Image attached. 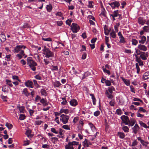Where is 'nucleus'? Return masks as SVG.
I'll return each instance as SVG.
<instances>
[{
    "instance_id": "nucleus-1",
    "label": "nucleus",
    "mask_w": 149,
    "mask_h": 149,
    "mask_svg": "<svg viewBox=\"0 0 149 149\" xmlns=\"http://www.w3.org/2000/svg\"><path fill=\"white\" fill-rule=\"evenodd\" d=\"M23 48H24V49L26 48V47L23 45H19L16 46L14 48V53H17L19 51H20L19 53L17 54L16 56L18 60L21 59L23 57L24 58H25L27 57V55L25 54L24 51L21 50Z\"/></svg>"
},
{
    "instance_id": "nucleus-2",
    "label": "nucleus",
    "mask_w": 149,
    "mask_h": 149,
    "mask_svg": "<svg viewBox=\"0 0 149 149\" xmlns=\"http://www.w3.org/2000/svg\"><path fill=\"white\" fill-rule=\"evenodd\" d=\"M27 61V65L29 66L31 69L33 71H35L36 69V66L37 65V63L31 57H28Z\"/></svg>"
},
{
    "instance_id": "nucleus-3",
    "label": "nucleus",
    "mask_w": 149,
    "mask_h": 149,
    "mask_svg": "<svg viewBox=\"0 0 149 149\" xmlns=\"http://www.w3.org/2000/svg\"><path fill=\"white\" fill-rule=\"evenodd\" d=\"M42 51L45 56L47 58L52 57L54 56L53 52L51 51L49 48H47L46 46H44Z\"/></svg>"
},
{
    "instance_id": "nucleus-4",
    "label": "nucleus",
    "mask_w": 149,
    "mask_h": 149,
    "mask_svg": "<svg viewBox=\"0 0 149 149\" xmlns=\"http://www.w3.org/2000/svg\"><path fill=\"white\" fill-rule=\"evenodd\" d=\"M70 118L69 116L62 114L60 116V120L64 124H66L68 123V120Z\"/></svg>"
},
{
    "instance_id": "nucleus-5",
    "label": "nucleus",
    "mask_w": 149,
    "mask_h": 149,
    "mask_svg": "<svg viewBox=\"0 0 149 149\" xmlns=\"http://www.w3.org/2000/svg\"><path fill=\"white\" fill-rule=\"evenodd\" d=\"M71 30L73 32L77 33L80 29V27L77 24L72 23L71 26Z\"/></svg>"
},
{
    "instance_id": "nucleus-6",
    "label": "nucleus",
    "mask_w": 149,
    "mask_h": 149,
    "mask_svg": "<svg viewBox=\"0 0 149 149\" xmlns=\"http://www.w3.org/2000/svg\"><path fill=\"white\" fill-rule=\"evenodd\" d=\"M108 4L111 7L112 9H114L116 8H118L120 6L119 2L116 1L108 3Z\"/></svg>"
},
{
    "instance_id": "nucleus-7",
    "label": "nucleus",
    "mask_w": 149,
    "mask_h": 149,
    "mask_svg": "<svg viewBox=\"0 0 149 149\" xmlns=\"http://www.w3.org/2000/svg\"><path fill=\"white\" fill-rule=\"evenodd\" d=\"M120 119L123 122L121 123V126H122V124L125 123V125H128V122H129V119L128 116L125 115H123L120 117Z\"/></svg>"
},
{
    "instance_id": "nucleus-8",
    "label": "nucleus",
    "mask_w": 149,
    "mask_h": 149,
    "mask_svg": "<svg viewBox=\"0 0 149 149\" xmlns=\"http://www.w3.org/2000/svg\"><path fill=\"white\" fill-rule=\"evenodd\" d=\"M118 35L119 36L120 39L119 42L120 43H124L125 42V38L123 36L120 32H119L118 33Z\"/></svg>"
},
{
    "instance_id": "nucleus-9",
    "label": "nucleus",
    "mask_w": 149,
    "mask_h": 149,
    "mask_svg": "<svg viewBox=\"0 0 149 149\" xmlns=\"http://www.w3.org/2000/svg\"><path fill=\"white\" fill-rule=\"evenodd\" d=\"M132 132L134 134H136L139 130V127L137 124H136L134 127H132Z\"/></svg>"
},
{
    "instance_id": "nucleus-10",
    "label": "nucleus",
    "mask_w": 149,
    "mask_h": 149,
    "mask_svg": "<svg viewBox=\"0 0 149 149\" xmlns=\"http://www.w3.org/2000/svg\"><path fill=\"white\" fill-rule=\"evenodd\" d=\"M25 85L28 87L31 88H33V82L29 80L27 81L25 83Z\"/></svg>"
},
{
    "instance_id": "nucleus-11",
    "label": "nucleus",
    "mask_w": 149,
    "mask_h": 149,
    "mask_svg": "<svg viewBox=\"0 0 149 149\" xmlns=\"http://www.w3.org/2000/svg\"><path fill=\"white\" fill-rule=\"evenodd\" d=\"M138 22L139 24L143 25L145 24L146 20L143 17H140L138 18Z\"/></svg>"
},
{
    "instance_id": "nucleus-12",
    "label": "nucleus",
    "mask_w": 149,
    "mask_h": 149,
    "mask_svg": "<svg viewBox=\"0 0 149 149\" xmlns=\"http://www.w3.org/2000/svg\"><path fill=\"white\" fill-rule=\"evenodd\" d=\"M17 108L19 109V113H24L25 107L23 106H20L19 104H18L17 105Z\"/></svg>"
},
{
    "instance_id": "nucleus-13",
    "label": "nucleus",
    "mask_w": 149,
    "mask_h": 149,
    "mask_svg": "<svg viewBox=\"0 0 149 149\" xmlns=\"http://www.w3.org/2000/svg\"><path fill=\"white\" fill-rule=\"evenodd\" d=\"M138 48L140 50L144 52L146 51L147 50L146 47L143 45L139 44L138 45Z\"/></svg>"
},
{
    "instance_id": "nucleus-14",
    "label": "nucleus",
    "mask_w": 149,
    "mask_h": 149,
    "mask_svg": "<svg viewBox=\"0 0 149 149\" xmlns=\"http://www.w3.org/2000/svg\"><path fill=\"white\" fill-rule=\"evenodd\" d=\"M70 103L71 105L73 107L76 106L78 104L77 100L74 99L71 100Z\"/></svg>"
},
{
    "instance_id": "nucleus-15",
    "label": "nucleus",
    "mask_w": 149,
    "mask_h": 149,
    "mask_svg": "<svg viewBox=\"0 0 149 149\" xmlns=\"http://www.w3.org/2000/svg\"><path fill=\"white\" fill-rule=\"evenodd\" d=\"M119 10H115L113 13L112 14H111L110 15V16H113V17H116L118 16H120V14L118 13Z\"/></svg>"
},
{
    "instance_id": "nucleus-16",
    "label": "nucleus",
    "mask_w": 149,
    "mask_h": 149,
    "mask_svg": "<svg viewBox=\"0 0 149 149\" xmlns=\"http://www.w3.org/2000/svg\"><path fill=\"white\" fill-rule=\"evenodd\" d=\"M121 78L122 79V80L124 82V83L127 86H130V80L127 79H125L124 78L122 77H121Z\"/></svg>"
},
{
    "instance_id": "nucleus-17",
    "label": "nucleus",
    "mask_w": 149,
    "mask_h": 149,
    "mask_svg": "<svg viewBox=\"0 0 149 149\" xmlns=\"http://www.w3.org/2000/svg\"><path fill=\"white\" fill-rule=\"evenodd\" d=\"M136 121L134 119H132V120H129V122H128V125L129 126L132 127L133 126Z\"/></svg>"
},
{
    "instance_id": "nucleus-18",
    "label": "nucleus",
    "mask_w": 149,
    "mask_h": 149,
    "mask_svg": "<svg viewBox=\"0 0 149 149\" xmlns=\"http://www.w3.org/2000/svg\"><path fill=\"white\" fill-rule=\"evenodd\" d=\"M22 93V94H24L25 96L27 97L29 96L30 95V93L28 92L27 89V88H25L23 90Z\"/></svg>"
},
{
    "instance_id": "nucleus-19",
    "label": "nucleus",
    "mask_w": 149,
    "mask_h": 149,
    "mask_svg": "<svg viewBox=\"0 0 149 149\" xmlns=\"http://www.w3.org/2000/svg\"><path fill=\"white\" fill-rule=\"evenodd\" d=\"M143 78L144 80H146L149 78V72H145L143 75Z\"/></svg>"
},
{
    "instance_id": "nucleus-20",
    "label": "nucleus",
    "mask_w": 149,
    "mask_h": 149,
    "mask_svg": "<svg viewBox=\"0 0 149 149\" xmlns=\"http://www.w3.org/2000/svg\"><path fill=\"white\" fill-rule=\"evenodd\" d=\"M141 40L139 41V42L141 44H143L145 42L146 38V36H142L141 37Z\"/></svg>"
},
{
    "instance_id": "nucleus-21",
    "label": "nucleus",
    "mask_w": 149,
    "mask_h": 149,
    "mask_svg": "<svg viewBox=\"0 0 149 149\" xmlns=\"http://www.w3.org/2000/svg\"><path fill=\"white\" fill-rule=\"evenodd\" d=\"M117 134L119 137L120 139H123L125 138V135L123 132H118Z\"/></svg>"
},
{
    "instance_id": "nucleus-22",
    "label": "nucleus",
    "mask_w": 149,
    "mask_h": 149,
    "mask_svg": "<svg viewBox=\"0 0 149 149\" xmlns=\"http://www.w3.org/2000/svg\"><path fill=\"white\" fill-rule=\"evenodd\" d=\"M9 87L5 85L2 88V90L4 92H8L9 91Z\"/></svg>"
},
{
    "instance_id": "nucleus-23",
    "label": "nucleus",
    "mask_w": 149,
    "mask_h": 149,
    "mask_svg": "<svg viewBox=\"0 0 149 149\" xmlns=\"http://www.w3.org/2000/svg\"><path fill=\"white\" fill-rule=\"evenodd\" d=\"M0 39L1 42H4L6 40V36L4 34L1 33L0 35Z\"/></svg>"
},
{
    "instance_id": "nucleus-24",
    "label": "nucleus",
    "mask_w": 149,
    "mask_h": 149,
    "mask_svg": "<svg viewBox=\"0 0 149 149\" xmlns=\"http://www.w3.org/2000/svg\"><path fill=\"white\" fill-rule=\"evenodd\" d=\"M145 52H141V54L140 55V57L143 60H145L147 59V58L145 57L144 54Z\"/></svg>"
},
{
    "instance_id": "nucleus-25",
    "label": "nucleus",
    "mask_w": 149,
    "mask_h": 149,
    "mask_svg": "<svg viewBox=\"0 0 149 149\" xmlns=\"http://www.w3.org/2000/svg\"><path fill=\"white\" fill-rule=\"evenodd\" d=\"M54 85L55 87L58 88L61 85V84L59 81H56L54 83Z\"/></svg>"
},
{
    "instance_id": "nucleus-26",
    "label": "nucleus",
    "mask_w": 149,
    "mask_h": 149,
    "mask_svg": "<svg viewBox=\"0 0 149 149\" xmlns=\"http://www.w3.org/2000/svg\"><path fill=\"white\" fill-rule=\"evenodd\" d=\"M122 129L125 133H127L129 132V129L127 126H124L122 127Z\"/></svg>"
},
{
    "instance_id": "nucleus-27",
    "label": "nucleus",
    "mask_w": 149,
    "mask_h": 149,
    "mask_svg": "<svg viewBox=\"0 0 149 149\" xmlns=\"http://www.w3.org/2000/svg\"><path fill=\"white\" fill-rule=\"evenodd\" d=\"M46 9L48 12H50L52 9V7L51 4L47 5L46 6Z\"/></svg>"
},
{
    "instance_id": "nucleus-28",
    "label": "nucleus",
    "mask_w": 149,
    "mask_h": 149,
    "mask_svg": "<svg viewBox=\"0 0 149 149\" xmlns=\"http://www.w3.org/2000/svg\"><path fill=\"white\" fill-rule=\"evenodd\" d=\"M89 75H90V73L89 72H84V74L83 75V77L81 79L82 80L84 79Z\"/></svg>"
},
{
    "instance_id": "nucleus-29",
    "label": "nucleus",
    "mask_w": 149,
    "mask_h": 149,
    "mask_svg": "<svg viewBox=\"0 0 149 149\" xmlns=\"http://www.w3.org/2000/svg\"><path fill=\"white\" fill-rule=\"evenodd\" d=\"M110 36L113 38H115L116 36V32L113 30L110 33Z\"/></svg>"
},
{
    "instance_id": "nucleus-30",
    "label": "nucleus",
    "mask_w": 149,
    "mask_h": 149,
    "mask_svg": "<svg viewBox=\"0 0 149 149\" xmlns=\"http://www.w3.org/2000/svg\"><path fill=\"white\" fill-rule=\"evenodd\" d=\"M40 102L42 103L44 105L46 106L48 105L47 101L43 98L40 100Z\"/></svg>"
},
{
    "instance_id": "nucleus-31",
    "label": "nucleus",
    "mask_w": 149,
    "mask_h": 149,
    "mask_svg": "<svg viewBox=\"0 0 149 149\" xmlns=\"http://www.w3.org/2000/svg\"><path fill=\"white\" fill-rule=\"evenodd\" d=\"M6 84L9 85L10 87H13V85L11 83V81L9 80V79H6Z\"/></svg>"
},
{
    "instance_id": "nucleus-32",
    "label": "nucleus",
    "mask_w": 149,
    "mask_h": 149,
    "mask_svg": "<svg viewBox=\"0 0 149 149\" xmlns=\"http://www.w3.org/2000/svg\"><path fill=\"white\" fill-rule=\"evenodd\" d=\"M143 30L145 32L148 33L149 32V26H145L143 27Z\"/></svg>"
},
{
    "instance_id": "nucleus-33",
    "label": "nucleus",
    "mask_w": 149,
    "mask_h": 149,
    "mask_svg": "<svg viewBox=\"0 0 149 149\" xmlns=\"http://www.w3.org/2000/svg\"><path fill=\"white\" fill-rule=\"evenodd\" d=\"M60 113H64L66 114H68L69 113L68 110V109H62L60 110Z\"/></svg>"
},
{
    "instance_id": "nucleus-34",
    "label": "nucleus",
    "mask_w": 149,
    "mask_h": 149,
    "mask_svg": "<svg viewBox=\"0 0 149 149\" xmlns=\"http://www.w3.org/2000/svg\"><path fill=\"white\" fill-rule=\"evenodd\" d=\"M6 126L9 130L11 129L13 127L12 125L8 123H6Z\"/></svg>"
},
{
    "instance_id": "nucleus-35",
    "label": "nucleus",
    "mask_w": 149,
    "mask_h": 149,
    "mask_svg": "<svg viewBox=\"0 0 149 149\" xmlns=\"http://www.w3.org/2000/svg\"><path fill=\"white\" fill-rule=\"evenodd\" d=\"M115 114H117L119 115H121L122 114V112L121 110L120 109H117Z\"/></svg>"
},
{
    "instance_id": "nucleus-36",
    "label": "nucleus",
    "mask_w": 149,
    "mask_h": 149,
    "mask_svg": "<svg viewBox=\"0 0 149 149\" xmlns=\"http://www.w3.org/2000/svg\"><path fill=\"white\" fill-rule=\"evenodd\" d=\"M141 143L143 146L145 147H147V145L149 144V143L148 142L145 141L143 140L141 142Z\"/></svg>"
},
{
    "instance_id": "nucleus-37",
    "label": "nucleus",
    "mask_w": 149,
    "mask_h": 149,
    "mask_svg": "<svg viewBox=\"0 0 149 149\" xmlns=\"http://www.w3.org/2000/svg\"><path fill=\"white\" fill-rule=\"evenodd\" d=\"M26 116L24 114H20L19 115V119L20 120H23L25 119Z\"/></svg>"
},
{
    "instance_id": "nucleus-38",
    "label": "nucleus",
    "mask_w": 149,
    "mask_h": 149,
    "mask_svg": "<svg viewBox=\"0 0 149 149\" xmlns=\"http://www.w3.org/2000/svg\"><path fill=\"white\" fill-rule=\"evenodd\" d=\"M132 45H136L138 43V41L135 39H132Z\"/></svg>"
},
{
    "instance_id": "nucleus-39",
    "label": "nucleus",
    "mask_w": 149,
    "mask_h": 149,
    "mask_svg": "<svg viewBox=\"0 0 149 149\" xmlns=\"http://www.w3.org/2000/svg\"><path fill=\"white\" fill-rule=\"evenodd\" d=\"M108 90L110 93H112L113 91H115V88L113 86H111L108 88Z\"/></svg>"
},
{
    "instance_id": "nucleus-40",
    "label": "nucleus",
    "mask_w": 149,
    "mask_h": 149,
    "mask_svg": "<svg viewBox=\"0 0 149 149\" xmlns=\"http://www.w3.org/2000/svg\"><path fill=\"white\" fill-rule=\"evenodd\" d=\"M52 68L51 69L52 71H57L58 70V68L57 66L52 65Z\"/></svg>"
},
{
    "instance_id": "nucleus-41",
    "label": "nucleus",
    "mask_w": 149,
    "mask_h": 149,
    "mask_svg": "<svg viewBox=\"0 0 149 149\" xmlns=\"http://www.w3.org/2000/svg\"><path fill=\"white\" fill-rule=\"evenodd\" d=\"M41 94L42 95L46 96L47 95V93L46 90L44 89H42L40 90Z\"/></svg>"
},
{
    "instance_id": "nucleus-42",
    "label": "nucleus",
    "mask_w": 149,
    "mask_h": 149,
    "mask_svg": "<svg viewBox=\"0 0 149 149\" xmlns=\"http://www.w3.org/2000/svg\"><path fill=\"white\" fill-rule=\"evenodd\" d=\"M93 3L92 1H89L88 2V7L90 8H92L93 7Z\"/></svg>"
},
{
    "instance_id": "nucleus-43",
    "label": "nucleus",
    "mask_w": 149,
    "mask_h": 149,
    "mask_svg": "<svg viewBox=\"0 0 149 149\" xmlns=\"http://www.w3.org/2000/svg\"><path fill=\"white\" fill-rule=\"evenodd\" d=\"M135 65L136 69H137L136 72L137 74H139L140 70L138 64L137 63H136Z\"/></svg>"
},
{
    "instance_id": "nucleus-44",
    "label": "nucleus",
    "mask_w": 149,
    "mask_h": 149,
    "mask_svg": "<svg viewBox=\"0 0 149 149\" xmlns=\"http://www.w3.org/2000/svg\"><path fill=\"white\" fill-rule=\"evenodd\" d=\"M43 40L45 41L51 42L52 41V40L51 38H44L43 37L42 38Z\"/></svg>"
},
{
    "instance_id": "nucleus-45",
    "label": "nucleus",
    "mask_w": 149,
    "mask_h": 149,
    "mask_svg": "<svg viewBox=\"0 0 149 149\" xmlns=\"http://www.w3.org/2000/svg\"><path fill=\"white\" fill-rule=\"evenodd\" d=\"M72 143L69 142L67 145H66L65 146V149H69L70 146H72Z\"/></svg>"
},
{
    "instance_id": "nucleus-46",
    "label": "nucleus",
    "mask_w": 149,
    "mask_h": 149,
    "mask_svg": "<svg viewBox=\"0 0 149 149\" xmlns=\"http://www.w3.org/2000/svg\"><path fill=\"white\" fill-rule=\"evenodd\" d=\"M103 71L104 72L107 73L109 75H110L111 74L110 71L107 70L105 68H104V66L102 67Z\"/></svg>"
},
{
    "instance_id": "nucleus-47",
    "label": "nucleus",
    "mask_w": 149,
    "mask_h": 149,
    "mask_svg": "<svg viewBox=\"0 0 149 149\" xmlns=\"http://www.w3.org/2000/svg\"><path fill=\"white\" fill-rule=\"evenodd\" d=\"M105 83L107 86H109L111 85V82L109 80H107L105 81Z\"/></svg>"
},
{
    "instance_id": "nucleus-48",
    "label": "nucleus",
    "mask_w": 149,
    "mask_h": 149,
    "mask_svg": "<svg viewBox=\"0 0 149 149\" xmlns=\"http://www.w3.org/2000/svg\"><path fill=\"white\" fill-rule=\"evenodd\" d=\"M106 94L108 97V98L109 99H112L113 98V96L111 94H110L107 91Z\"/></svg>"
},
{
    "instance_id": "nucleus-49",
    "label": "nucleus",
    "mask_w": 149,
    "mask_h": 149,
    "mask_svg": "<svg viewBox=\"0 0 149 149\" xmlns=\"http://www.w3.org/2000/svg\"><path fill=\"white\" fill-rule=\"evenodd\" d=\"M140 124L143 127L146 128H148V127L147 125L144 123L141 122L140 123Z\"/></svg>"
},
{
    "instance_id": "nucleus-50",
    "label": "nucleus",
    "mask_w": 149,
    "mask_h": 149,
    "mask_svg": "<svg viewBox=\"0 0 149 149\" xmlns=\"http://www.w3.org/2000/svg\"><path fill=\"white\" fill-rule=\"evenodd\" d=\"M62 128L65 130H70V129L69 126L67 125H64L62 126Z\"/></svg>"
},
{
    "instance_id": "nucleus-51",
    "label": "nucleus",
    "mask_w": 149,
    "mask_h": 149,
    "mask_svg": "<svg viewBox=\"0 0 149 149\" xmlns=\"http://www.w3.org/2000/svg\"><path fill=\"white\" fill-rule=\"evenodd\" d=\"M100 112L99 111H97L94 112L93 114L95 116H97L100 114Z\"/></svg>"
},
{
    "instance_id": "nucleus-52",
    "label": "nucleus",
    "mask_w": 149,
    "mask_h": 149,
    "mask_svg": "<svg viewBox=\"0 0 149 149\" xmlns=\"http://www.w3.org/2000/svg\"><path fill=\"white\" fill-rule=\"evenodd\" d=\"M1 97L3 100L6 102L7 101V100H6L7 97L6 96H4L2 94H1Z\"/></svg>"
},
{
    "instance_id": "nucleus-53",
    "label": "nucleus",
    "mask_w": 149,
    "mask_h": 149,
    "mask_svg": "<svg viewBox=\"0 0 149 149\" xmlns=\"http://www.w3.org/2000/svg\"><path fill=\"white\" fill-rule=\"evenodd\" d=\"M140 66H143V62L140 59H139L137 61Z\"/></svg>"
},
{
    "instance_id": "nucleus-54",
    "label": "nucleus",
    "mask_w": 149,
    "mask_h": 149,
    "mask_svg": "<svg viewBox=\"0 0 149 149\" xmlns=\"http://www.w3.org/2000/svg\"><path fill=\"white\" fill-rule=\"evenodd\" d=\"M31 130H28L26 131L25 134L27 137H29V136L31 133Z\"/></svg>"
},
{
    "instance_id": "nucleus-55",
    "label": "nucleus",
    "mask_w": 149,
    "mask_h": 149,
    "mask_svg": "<svg viewBox=\"0 0 149 149\" xmlns=\"http://www.w3.org/2000/svg\"><path fill=\"white\" fill-rule=\"evenodd\" d=\"M84 142L85 143H87L89 145H92L91 143L87 139H85L84 141Z\"/></svg>"
},
{
    "instance_id": "nucleus-56",
    "label": "nucleus",
    "mask_w": 149,
    "mask_h": 149,
    "mask_svg": "<svg viewBox=\"0 0 149 149\" xmlns=\"http://www.w3.org/2000/svg\"><path fill=\"white\" fill-rule=\"evenodd\" d=\"M87 56V54L86 53L84 52L83 53L82 56L81 57V59L83 60H84L86 58Z\"/></svg>"
},
{
    "instance_id": "nucleus-57",
    "label": "nucleus",
    "mask_w": 149,
    "mask_h": 149,
    "mask_svg": "<svg viewBox=\"0 0 149 149\" xmlns=\"http://www.w3.org/2000/svg\"><path fill=\"white\" fill-rule=\"evenodd\" d=\"M43 122L41 120H36L35 121L36 124L38 125H40Z\"/></svg>"
},
{
    "instance_id": "nucleus-58",
    "label": "nucleus",
    "mask_w": 149,
    "mask_h": 149,
    "mask_svg": "<svg viewBox=\"0 0 149 149\" xmlns=\"http://www.w3.org/2000/svg\"><path fill=\"white\" fill-rule=\"evenodd\" d=\"M71 22L72 21L68 19L66 21V24L71 27Z\"/></svg>"
},
{
    "instance_id": "nucleus-59",
    "label": "nucleus",
    "mask_w": 149,
    "mask_h": 149,
    "mask_svg": "<svg viewBox=\"0 0 149 149\" xmlns=\"http://www.w3.org/2000/svg\"><path fill=\"white\" fill-rule=\"evenodd\" d=\"M34 77L36 79L39 80H42V78L39 74L36 75Z\"/></svg>"
},
{
    "instance_id": "nucleus-60",
    "label": "nucleus",
    "mask_w": 149,
    "mask_h": 149,
    "mask_svg": "<svg viewBox=\"0 0 149 149\" xmlns=\"http://www.w3.org/2000/svg\"><path fill=\"white\" fill-rule=\"evenodd\" d=\"M11 56V55L10 54H9L6 56L5 58H7V59L6 60L7 61H10Z\"/></svg>"
},
{
    "instance_id": "nucleus-61",
    "label": "nucleus",
    "mask_w": 149,
    "mask_h": 149,
    "mask_svg": "<svg viewBox=\"0 0 149 149\" xmlns=\"http://www.w3.org/2000/svg\"><path fill=\"white\" fill-rule=\"evenodd\" d=\"M133 100L135 101H139L141 102H143L142 100L136 97H134L133 99Z\"/></svg>"
},
{
    "instance_id": "nucleus-62",
    "label": "nucleus",
    "mask_w": 149,
    "mask_h": 149,
    "mask_svg": "<svg viewBox=\"0 0 149 149\" xmlns=\"http://www.w3.org/2000/svg\"><path fill=\"white\" fill-rule=\"evenodd\" d=\"M43 61L45 62V65H47L50 62L47 59H44L43 60Z\"/></svg>"
},
{
    "instance_id": "nucleus-63",
    "label": "nucleus",
    "mask_w": 149,
    "mask_h": 149,
    "mask_svg": "<svg viewBox=\"0 0 149 149\" xmlns=\"http://www.w3.org/2000/svg\"><path fill=\"white\" fill-rule=\"evenodd\" d=\"M51 131L56 134H57L58 133V131H56V129L54 128H52L51 129Z\"/></svg>"
},
{
    "instance_id": "nucleus-64",
    "label": "nucleus",
    "mask_w": 149,
    "mask_h": 149,
    "mask_svg": "<svg viewBox=\"0 0 149 149\" xmlns=\"http://www.w3.org/2000/svg\"><path fill=\"white\" fill-rule=\"evenodd\" d=\"M106 12L105 11V10L104 8L103 9V10H102V11L100 15H103L104 17H106Z\"/></svg>"
}]
</instances>
